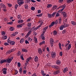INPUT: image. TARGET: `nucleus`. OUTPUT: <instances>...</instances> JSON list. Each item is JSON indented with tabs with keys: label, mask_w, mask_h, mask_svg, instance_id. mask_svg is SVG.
Returning a JSON list of instances; mask_svg holds the SVG:
<instances>
[{
	"label": "nucleus",
	"mask_w": 76,
	"mask_h": 76,
	"mask_svg": "<svg viewBox=\"0 0 76 76\" xmlns=\"http://www.w3.org/2000/svg\"><path fill=\"white\" fill-rule=\"evenodd\" d=\"M51 67L54 68H55V69H56V71L53 72V74L54 75H57L60 73V68L57 65H52L51 66Z\"/></svg>",
	"instance_id": "obj_1"
},
{
	"label": "nucleus",
	"mask_w": 76,
	"mask_h": 76,
	"mask_svg": "<svg viewBox=\"0 0 76 76\" xmlns=\"http://www.w3.org/2000/svg\"><path fill=\"white\" fill-rule=\"evenodd\" d=\"M13 57L11 56L10 58L5 59V63H11V61L13 60Z\"/></svg>",
	"instance_id": "obj_2"
},
{
	"label": "nucleus",
	"mask_w": 76,
	"mask_h": 76,
	"mask_svg": "<svg viewBox=\"0 0 76 76\" xmlns=\"http://www.w3.org/2000/svg\"><path fill=\"white\" fill-rule=\"evenodd\" d=\"M7 42L9 44H10L11 45H14L15 44V41H11L9 39L7 40Z\"/></svg>",
	"instance_id": "obj_3"
},
{
	"label": "nucleus",
	"mask_w": 76,
	"mask_h": 76,
	"mask_svg": "<svg viewBox=\"0 0 76 76\" xmlns=\"http://www.w3.org/2000/svg\"><path fill=\"white\" fill-rule=\"evenodd\" d=\"M33 31H32V28L28 32V33L25 36L26 38H27L31 34V33Z\"/></svg>",
	"instance_id": "obj_4"
},
{
	"label": "nucleus",
	"mask_w": 76,
	"mask_h": 76,
	"mask_svg": "<svg viewBox=\"0 0 76 76\" xmlns=\"http://www.w3.org/2000/svg\"><path fill=\"white\" fill-rule=\"evenodd\" d=\"M15 51V49H10L7 51L6 53V54H10L11 53L13 52V51Z\"/></svg>",
	"instance_id": "obj_5"
},
{
	"label": "nucleus",
	"mask_w": 76,
	"mask_h": 76,
	"mask_svg": "<svg viewBox=\"0 0 76 76\" xmlns=\"http://www.w3.org/2000/svg\"><path fill=\"white\" fill-rule=\"evenodd\" d=\"M56 55V53L53 51L51 52V56L52 58H54V57H55Z\"/></svg>",
	"instance_id": "obj_6"
},
{
	"label": "nucleus",
	"mask_w": 76,
	"mask_h": 76,
	"mask_svg": "<svg viewBox=\"0 0 76 76\" xmlns=\"http://www.w3.org/2000/svg\"><path fill=\"white\" fill-rule=\"evenodd\" d=\"M2 70L3 73L4 75H6V71H7V69L6 68H3L2 69Z\"/></svg>",
	"instance_id": "obj_7"
},
{
	"label": "nucleus",
	"mask_w": 76,
	"mask_h": 76,
	"mask_svg": "<svg viewBox=\"0 0 76 76\" xmlns=\"http://www.w3.org/2000/svg\"><path fill=\"white\" fill-rule=\"evenodd\" d=\"M24 25V23H22L21 24H18L17 26V28H22V27Z\"/></svg>",
	"instance_id": "obj_8"
},
{
	"label": "nucleus",
	"mask_w": 76,
	"mask_h": 76,
	"mask_svg": "<svg viewBox=\"0 0 76 76\" xmlns=\"http://www.w3.org/2000/svg\"><path fill=\"white\" fill-rule=\"evenodd\" d=\"M69 70V69H68V68L67 67H65V68H64V70H63V72L64 73H66V72L68 71Z\"/></svg>",
	"instance_id": "obj_9"
},
{
	"label": "nucleus",
	"mask_w": 76,
	"mask_h": 76,
	"mask_svg": "<svg viewBox=\"0 0 76 76\" xmlns=\"http://www.w3.org/2000/svg\"><path fill=\"white\" fill-rule=\"evenodd\" d=\"M38 53H39V54L41 55V54H42V50H41V49L40 48H38Z\"/></svg>",
	"instance_id": "obj_10"
},
{
	"label": "nucleus",
	"mask_w": 76,
	"mask_h": 76,
	"mask_svg": "<svg viewBox=\"0 0 76 76\" xmlns=\"http://www.w3.org/2000/svg\"><path fill=\"white\" fill-rule=\"evenodd\" d=\"M39 22L40 23H41V24L40 25H39V26H38V27H37V29H39V28H41V25H42V24H43V22H41V21H39Z\"/></svg>",
	"instance_id": "obj_11"
},
{
	"label": "nucleus",
	"mask_w": 76,
	"mask_h": 76,
	"mask_svg": "<svg viewBox=\"0 0 76 76\" xmlns=\"http://www.w3.org/2000/svg\"><path fill=\"white\" fill-rule=\"evenodd\" d=\"M0 7L1 8L3 7V8L5 9V8H6V6H5V5L3 4H0Z\"/></svg>",
	"instance_id": "obj_12"
},
{
	"label": "nucleus",
	"mask_w": 76,
	"mask_h": 76,
	"mask_svg": "<svg viewBox=\"0 0 76 76\" xmlns=\"http://www.w3.org/2000/svg\"><path fill=\"white\" fill-rule=\"evenodd\" d=\"M24 3V1H21L20 2H18V4L19 6H22V4H23Z\"/></svg>",
	"instance_id": "obj_13"
},
{
	"label": "nucleus",
	"mask_w": 76,
	"mask_h": 76,
	"mask_svg": "<svg viewBox=\"0 0 76 76\" xmlns=\"http://www.w3.org/2000/svg\"><path fill=\"white\" fill-rule=\"evenodd\" d=\"M34 60L35 62H37L38 60V58L37 56H36L34 58Z\"/></svg>",
	"instance_id": "obj_14"
},
{
	"label": "nucleus",
	"mask_w": 76,
	"mask_h": 76,
	"mask_svg": "<svg viewBox=\"0 0 76 76\" xmlns=\"http://www.w3.org/2000/svg\"><path fill=\"white\" fill-rule=\"evenodd\" d=\"M56 64H60L61 63V61H60V60H58L56 61Z\"/></svg>",
	"instance_id": "obj_15"
},
{
	"label": "nucleus",
	"mask_w": 76,
	"mask_h": 76,
	"mask_svg": "<svg viewBox=\"0 0 76 76\" xmlns=\"http://www.w3.org/2000/svg\"><path fill=\"white\" fill-rule=\"evenodd\" d=\"M31 59V57H29L26 60V61L27 63H28V62L30 61V60Z\"/></svg>",
	"instance_id": "obj_16"
},
{
	"label": "nucleus",
	"mask_w": 76,
	"mask_h": 76,
	"mask_svg": "<svg viewBox=\"0 0 76 76\" xmlns=\"http://www.w3.org/2000/svg\"><path fill=\"white\" fill-rule=\"evenodd\" d=\"M62 26L64 28H66V27H68V26H69V25L67 24H64Z\"/></svg>",
	"instance_id": "obj_17"
},
{
	"label": "nucleus",
	"mask_w": 76,
	"mask_h": 76,
	"mask_svg": "<svg viewBox=\"0 0 76 76\" xmlns=\"http://www.w3.org/2000/svg\"><path fill=\"white\" fill-rule=\"evenodd\" d=\"M71 23L72 25H73L74 26L76 25V22L73 21H71Z\"/></svg>",
	"instance_id": "obj_18"
},
{
	"label": "nucleus",
	"mask_w": 76,
	"mask_h": 76,
	"mask_svg": "<svg viewBox=\"0 0 76 76\" xmlns=\"http://www.w3.org/2000/svg\"><path fill=\"white\" fill-rule=\"evenodd\" d=\"M18 23L20 24L23 22V20H19L18 21Z\"/></svg>",
	"instance_id": "obj_19"
},
{
	"label": "nucleus",
	"mask_w": 76,
	"mask_h": 76,
	"mask_svg": "<svg viewBox=\"0 0 76 76\" xmlns=\"http://www.w3.org/2000/svg\"><path fill=\"white\" fill-rule=\"evenodd\" d=\"M27 40L29 42H31V41H32L33 39L31 37H29L28 38Z\"/></svg>",
	"instance_id": "obj_20"
},
{
	"label": "nucleus",
	"mask_w": 76,
	"mask_h": 76,
	"mask_svg": "<svg viewBox=\"0 0 76 76\" xmlns=\"http://www.w3.org/2000/svg\"><path fill=\"white\" fill-rule=\"evenodd\" d=\"M24 40H25L24 39L22 38L20 41V44H22V43H23V42H24Z\"/></svg>",
	"instance_id": "obj_21"
},
{
	"label": "nucleus",
	"mask_w": 76,
	"mask_h": 76,
	"mask_svg": "<svg viewBox=\"0 0 76 76\" xmlns=\"http://www.w3.org/2000/svg\"><path fill=\"white\" fill-rule=\"evenodd\" d=\"M6 63V60H0V64H2V63Z\"/></svg>",
	"instance_id": "obj_22"
},
{
	"label": "nucleus",
	"mask_w": 76,
	"mask_h": 76,
	"mask_svg": "<svg viewBox=\"0 0 76 76\" xmlns=\"http://www.w3.org/2000/svg\"><path fill=\"white\" fill-rule=\"evenodd\" d=\"M62 13H63V16L64 17H66V16H67V13L66 12H62Z\"/></svg>",
	"instance_id": "obj_23"
},
{
	"label": "nucleus",
	"mask_w": 76,
	"mask_h": 76,
	"mask_svg": "<svg viewBox=\"0 0 76 76\" xmlns=\"http://www.w3.org/2000/svg\"><path fill=\"white\" fill-rule=\"evenodd\" d=\"M41 73L43 76H45L46 75V74L44 73V71L43 70H42Z\"/></svg>",
	"instance_id": "obj_24"
},
{
	"label": "nucleus",
	"mask_w": 76,
	"mask_h": 76,
	"mask_svg": "<svg viewBox=\"0 0 76 76\" xmlns=\"http://www.w3.org/2000/svg\"><path fill=\"white\" fill-rule=\"evenodd\" d=\"M22 50L23 52H25L26 53L28 52V50H27V49H26L23 48L22 49Z\"/></svg>",
	"instance_id": "obj_25"
},
{
	"label": "nucleus",
	"mask_w": 76,
	"mask_h": 76,
	"mask_svg": "<svg viewBox=\"0 0 76 76\" xmlns=\"http://www.w3.org/2000/svg\"><path fill=\"white\" fill-rule=\"evenodd\" d=\"M31 29H32L33 31H37V29H38L37 27L36 28L35 27H33V28H31Z\"/></svg>",
	"instance_id": "obj_26"
},
{
	"label": "nucleus",
	"mask_w": 76,
	"mask_h": 76,
	"mask_svg": "<svg viewBox=\"0 0 76 76\" xmlns=\"http://www.w3.org/2000/svg\"><path fill=\"white\" fill-rule=\"evenodd\" d=\"M55 23L54 22H53L49 26V28H51V27H52L53 25H54Z\"/></svg>",
	"instance_id": "obj_27"
},
{
	"label": "nucleus",
	"mask_w": 76,
	"mask_h": 76,
	"mask_svg": "<svg viewBox=\"0 0 76 76\" xmlns=\"http://www.w3.org/2000/svg\"><path fill=\"white\" fill-rule=\"evenodd\" d=\"M66 7V5L65 4L63 5H61L60 6V7H61V8H64Z\"/></svg>",
	"instance_id": "obj_28"
},
{
	"label": "nucleus",
	"mask_w": 76,
	"mask_h": 76,
	"mask_svg": "<svg viewBox=\"0 0 76 76\" xmlns=\"http://www.w3.org/2000/svg\"><path fill=\"white\" fill-rule=\"evenodd\" d=\"M9 29L10 31H14V30H15V28L13 27H10L9 28Z\"/></svg>",
	"instance_id": "obj_29"
},
{
	"label": "nucleus",
	"mask_w": 76,
	"mask_h": 76,
	"mask_svg": "<svg viewBox=\"0 0 76 76\" xmlns=\"http://www.w3.org/2000/svg\"><path fill=\"white\" fill-rule=\"evenodd\" d=\"M17 18H18V19H21L22 17V16L20 15H18L17 16Z\"/></svg>",
	"instance_id": "obj_30"
},
{
	"label": "nucleus",
	"mask_w": 76,
	"mask_h": 76,
	"mask_svg": "<svg viewBox=\"0 0 76 76\" xmlns=\"http://www.w3.org/2000/svg\"><path fill=\"white\" fill-rule=\"evenodd\" d=\"M41 37L42 39H45V37L44 36V34H41Z\"/></svg>",
	"instance_id": "obj_31"
},
{
	"label": "nucleus",
	"mask_w": 76,
	"mask_h": 76,
	"mask_svg": "<svg viewBox=\"0 0 76 76\" xmlns=\"http://www.w3.org/2000/svg\"><path fill=\"white\" fill-rule=\"evenodd\" d=\"M57 13V12H55L53 13L52 14V16L53 17V18H54V16L56 15V14Z\"/></svg>",
	"instance_id": "obj_32"
},
{
	"label": "nucleus",
	"mask_w": 76,
	"mask_h": 76,
	"mask_svg": "<svg viewBox=\"0 0 76 76\" xmlns=\"http://www.w3.org/2000/svg\"><path fill=\"white\" fill-rule=\"evenodd\" d=\"M34 41L35 43H37V38H36V37H34Z\"/></svg>",
	"instance_id": "obj_33"
},
{
	"label": "nucleus",
	"mask_w": 76,
	"mask_h": 76,
	"mask_svg": "<svg viewBox=\"0 0 76 76\" xmlns=\"http://www.w3.org/2000/svg\"><path fill=\"white\" fill-rule=\"evenodd\" d=\"M70 48H71V44H69L68 45L67 50H70Z\"/></svg>",
	"instance_id": "obj_34"
},
{
	"label": "nucleus",
	"mask_w": 76,
	"mask_h": 76,
	"mask_svg": "<svg viewBox=\"0 0 76 76\" xmlns=\"http://www.w3.org/2000/svg\"><path fill=\"white\" fill-rule=\"evenodd\" d=\"M1 32L2 35H3V36H4V35H6V33H5V31H2Z\"/></svg>",
	"instance_id": "obj_35"
},
{
	"label": "nucleus",
	"mask_w": 76,
	"mask_h": 76,
	"mask_svg": "<svg viewBox=\"0 0 76 76\" xmlns=\"http://www.w3.org/2000/svg\"><path fill=\"white\" fill-rule=\"evenodd\" d=\"M48 16L49 18H51L53 17L52 16V14H48Z\"/></svg>",
	"instance_id": "obj_36"
},
{
	"label": "nucleus",
	"mask_w": 76,
	"mask_h": 76,
	"mask_svg": "<svg viewBox=\"0 0 76 76\" xmlns=\"http://www.w3.org/2000/svg\"><path fill=\"white\" fill-rule=\"evenodd\" d=\"M52 4H49L47 5V8H50V7H52Z\"/></svg>",
	"instance_id": "obj_37"
},
{
	"label": "nucleus",
	"mask_w": 76,
	"mask_h": 76,
	"mask_svg": "<svg viewBox=\"0 0 76 76\" xmlns=\"http://www.w3.org/2000/svg\"><path fill=\"white\" fill-rule=\"evenodd\" d=\"M72 1H73V0H68L67 1V3H70L72 2Z\"/></svg>",
	"instance_id": "obj_38"
},
{
	"label": "nucleus",
	"mask_w": 76,
	"mask_h": 76,
	"mask_svg": "<svg viewBox=\"0 0 76 76\" xmlns=\"http://www.w3.org/2000/svg\"><path fill=\"white\" fill-rule=\"evenodd\" d=\"M24 7L26 9H27L28 8V5L27 4H25L24 5Z\"/></svg>",
	"instance_id": "obj_39"
},
{
	"label": "nucleus",
	"mask_w": 76,
	"mask_h": 76,
	"mask_svg": "<svg viewBox=\"0 0 76 76\" xmlns=\"http://www.w3.org/2000/svg\"><path fill=\"white\" fill-rule=\"evenodd\" d=\"M2 38L3 39H6L7 38V37L6 36H4Z\"/></svg>",
	"instance_id": "obj_40"
},
{
	"label": "nucleus",
	"mask_w": 76,
	"mask_h": 76,
	"mask_svg": "<svg viewBox=\"0 0 76 76\" xmlns=\"http://www.w3.org/2000/svg\"><path fill=\"white\" fill-rule=\"evenodd\" d=\"M64 8H63V9H61L60 10H59L58 11V12H59V13H61V12H63V10H64Z\"/></svg>",
	"instance_id": "obj_41"
},
{
	"label": "nucleus",
	"mask_w": 76,
	"mask_h": 76,
	"mask_svg": "<svg viewBox=\"0 0 76 76\" xmlns=\"http://www.w3.org/2000/svg\"><path fill=\"white\" fill-rule=\"evenodd\" d=\"M51 42H54V40L52 38H50V43Z\"/></svg>",
	"instance_id": "obj_42"
},
{
	"label": "nucleus",
	"mask_w": 76,
	"mask_h": 76,
	"mask_svg": "<svg viewBox=\"0 0 76 76\" xmlns=\"http://www.w3.org/2000/svg\"><path fill=\"white\" fill-rule=\"evenodd\" d=\"M21 53H20V51H18V53L17 54V56H20V55L21 54Z\"/></svg>",
	"instance_id": "obj_43"
},
{
	"label": "nucleus",
	"mask_w": 76,
	"mask_h": 76,
	"mask_svg": "<svg viewBox=\"0 0 76 76\" xmlns=\"http://www.w3.org/2000/svg\"><path fill=\"white\" fill-rule=\"evenodd\" d=\"M42 13L41 14H38L36 15V16L37 17H40L41 16H42Z\"/></svg>",
	"instance_id": "obj_44"
},
{
	"label": "nucleus",
	"mask_w": 76,
	"mask_h": 76,
	"mask_svg": "<svg viewBox=\"0 0 76 76\" xmlns=\"http://www.w3.org/2000/svg\"><path fill=\"white\" fill-rule=\"evenodd\" d=\"M31 10H35V8L34 7H31Z\"/></svg>",
	"instance_id": "obj_45"
},
{
	"label": "nucleus",
	"mask_w": 76,
	"mask_h": 76,
	"mask_svg": "<svg viewBox=\"0 0 76 76\" xmlns=\"http://www.w3.org/2000/svg\"><path fill=\"white\" fill-rule=\"evenodd\" d=\"M64 28V27H63V26H61L60 27L59 29H60V30H63V29Z\"/></svg>",
	"instance_id": "obj_46"
},
{
	"label": "nucleus",
	"mask_w": 76,
	"mask_h": 76,
	"mask_svg": "<svg viewBox=\"0 0 76 76\" xmlns=\"http://www.w3.org/2000/svg\"><path fill=\"white\" fill-rule=\"evenodd\" d=\"M19 72L20 73H22V68H20L19 69Z\"/></svg>",
	"instance_id": "obj_47"
},
{
	"label": "nucleus",
	"mask_w": 76,
	"mask_h": 76,
	"mask_svg": "<svg viewBox=\"0 0 76 76\" xmlns=\"http://www.w3.org/2000/svg\"><path fill=\"white\" fill-rule=\"evenodd\" d=\"M53 34L54 35H57V32L56 31H54Z\"/></svg>",
	"instance_id": "obj_48"
},
{
	"label": "nucleus",
	"mask_w": 76,
	"mask_h": 76,
	"mask_svg": "<svg viewBox=\"0 0 76 76\" xmlns=\"http://www.w3.org/2000/svg\"><path fill=\"white\" fill-rule=\"evenodd\" d=\"M7 24H8V25H12L13 24V22H11L7 23Z\"/></svg>",
	"instance_id": "obj_49"
},
{
	"label": "nucleus",
	"mask_w": 76,
	"mask_h": 76,
	"mask_svg": "<svg viewBox=\"0 0 76 76\" xmlns=\"http://www.w3.org/2000/svg\"><path fill=\"white\" fill-rule=\"evenodd\" d=\"M21 65V64H20V62H18V67H20Z\"/></svg>",
	"instance_id": "obj_50"
},
{
	"label": "nucleus",
	"mask_w": 76,
	"mask_h": 76,
	"mask_svg": "<svg viewBox=\"0 0 76 76\" xmlns=\"http://www.w3.org/2000/svg\"><path fill=\"white\" fill-rule=\"evenodd\" d=\"M47 29H48V26H47L46 27H45V28H44L43 31H46L47 30Z\"/></svg>",
	"instance_id": "obj_51"
},
{
	"label": "nucleus",
	"mask_w": 76,
	"mask_h": 76,
	"mask_svg": "<svg viewBox=\"0 0 76 76\" xmlns=\"http://www.w3.org/2000/svg\"><path fill=\"white\" fill-rule=\"evenodd\" d=\"M56 17H58L60 16V14L59 13H57L56 15Z\"/></svg>",
	"instance_id": "obj_52"
},
{
	"label": "nucleus",
	"mask_w": 76,
	"mask_h": 76,
	"mask_svg": "<svg viewBox=\"0 0 76 76\" xmlns=\"http://www.w3.org/2000/svg\"><path fill=\"white\" fill-rule=\"evenodd\" d=\"M50 45L51 47H53L54 45V43H53V42H50Z\"/></svg>",
	"instance_id": "obj_53"
},
{
	"label": "nucleus",
	"mask_w": 76,
	"mask_h": 76,
	"mask_svg": "<svg viewBox=\"0 0 76 76\" xmlns=\"http://www.w3.org/2000/svg\"><path fill=\"white\" fill-rule=\"evenodd\" d=\"M29 41H28V40H26L25 41V42L26 44H29Z\"/></svg>",
	"instance_id": "obj_54"
},
{
	"label": "nucleus",
	"mask_w": 76,
	"mask_h": 76,
	"mask_svg": "<svg viewBox=\"0 0 76 76\" xmlns=\"http://www.w3.org/2000/svg\"><path fill=\"white\" fill-rule=\"evenodd\" d=\"M67 42H68V43H67L65 45V47H67V45H69V43H70V41H67Z\"/></svg>",
	"instance_id": "obj_55"
},
{
	"label": "nucleus",
	"mask_w": 76,
	"mask_h": 76,
	"mask_svg": "<svg viewBox=\"0 0 76 76\" xmlns=\"http://www.w3.org/2000/svg\"><path fill=\"white\" fill-rule=\"evenodd\" d=\"M57 8V6L56 5H55L54 7H53V9H56Z\"/></svg>",
	"instance_id": "obj_56"
},
{
	"label": "nucleus",
	"mask_w": 76,
	"mask_h": 76,
	"mask_svg": "<svg viewBox=\"0 0 76 76\" xmlns=\"http://www.w3.org/2000/svg\"><path fill=\"white\" fill-rule=\"evenodd\" d=\"M20 58H21V59H22V60H24V58H23V56H20Z\"/></svg>",
	"instance_id": "obj_57"
},
{
	"label": "nucleus",
	"mask_w": 76,
	"mask_h": 76,
	"mask_svg": "<svg viewBox=\"0 0 76 76\" xmlns=\"http://www.w3.org/2000/svg\"><path fill=\"white\" fill-rule=\"evenodd\" d=\"M67 19H64L63 20L64 23H66V22H67Z\"/></svg>",
	"instance_id": "obj_58"
},
{
	"label": "nucleus",
	"mask_w": 76,
	"mask_h": 76,
	"mask_svg": "<svg viewBox=\"0 0 76 76\" xmlns=\"http://www.w3.org/2000/svg\"><path fill=\"white\" fill-rule=\"evenodd\" d=\"M4 45L6 46L9 45V44H8V43L7 42H5L4 43Z\"/></svg>",
	"instance_id": "obj_59"
},
{
	"label": "nucleus",
	"mask_w": 76,
	"mask_h": 76,
	"mask_svg": "<svg viewBox=\"0 0 76 76\" xmlns=\"http://www.w3.org/2000/svg\"><path fill=\"white\" fill-rule=\"evenodd\" d=\"M66 32V30H64L62 31V34H65Z\"/></svg>",
	"instance_id": "obj_60"
},
{
	"label": "nucleus",
	"mask_w": 76,
	"mask_h": 76,
	"mask_svg": "<svg viewBox=\"0 0 76 76\" xmlns=\"http://www.w3.org/2000/svg\"><path fill=\"white\" fill-rule=\"evenodd\" d=\"M27 25L29 27L31 26V23H28Z\"/></svg>",
	"instance_id": "obj_61"
},
{
	"label": "nucleus",
	"mask_w": 76,
	"mask_h": 76,
	"mask_svg": "<svg viewBox=\"0 0 76 76\" xmlns=\"http://www.w3.org/2000/svg\"><path fill=\"white\" fill-rule=\"evenodd\" d=\"M60 56H61L63 55V52H62L61 51L60 52Z\"/></svg>",
	"instance_id": "obj_62"
},
{
	"label": "nucleus",
	"mask_w": 76,
	"mask_h": 76,
	"mask_svg": "<svg viewBox=\"0 0 76 76\" xmlns=\"http://www.w3.org/2000/svg\"><path fill=\"white\" fill-rule=\"evenodd\" d=\"M9 7H12V4H8Z\"/></svg>",
	"instance_id": "obj_63"
},
{
	"label": "nucleus",
	"mask_w": 76,
	"mask_h": 76,
	"mask_svg": "<svg viewBox=\"0 0 76 76\" xmlns=\"http://www.w3.org/2000/svg\"><path fill=\"white\" fill-rule=\"evenodd\" d=\"M31 76H37V75H36V74L34 73Z\"/></svg>",
	"instance_id": "obj_64"
}]
</instances>
